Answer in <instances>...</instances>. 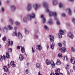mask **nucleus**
I'll use <instances>...</instances> for the list:
<instances>
[{"mask_svg": "<svg viewBox=\"0 0 75 75\" xmlns=\"http://www.w3.org/2000/svg\"><path fill=\"white\" fill-rule=\"evenodd\" d=\"M43 6H44V7L46 8V12L47 13H49V15L50 16H54V17L55 18V20L56 21L57 25H59L60 24V22H59V21H58V19L57 17V13H56L55 12H53L50 11V10H49V9L48 8V6L47 4V3H46V2L45 1L43 2Z\"/></svg>", "mask_w": 75, "mask_h": 75, "instance_id": "1", "label": "nucleus"}, {"mask_svg": "<svg viewBox=\"0 0 75 75\" xmlns=\"http://www.w3.org/2000/svg\"><path fill=\"white\" fill-rule=\"evenodd\" d=\"M35 14L33 13H32L31 15H28L27 16V17H24L23 19V21L24 23H26L27 21V18L29 19L30 18V20L32 18H35Z\"/></svg>", "mask_w": 75, "mask_h": 75, "instance_id": "2", "label": "nucleus"}, {"mask_svg": "<svg viewBox=\"0 0 75 75\" xmlns=\"http://www.w3.org/2000/svg\"><path fill=\"white\" fill-rule=\"evenodd\" d=\"M67 37L71 39H73L74 35L71 32H69L67 33Z\"/></svg>", "mask_w": 75, "mask_h": 75, "instance_id": "3", "label": "nucleus"}, {"mask_svg": "<svg viewBox=\"0 0 75 75\" xmlns=\"http://www.w3.org/2000/svg\"><path fill=\"white\" fill-rule=\"evenodd\" d=\"M60 33L58 34V37L60 38H62V35H64V32L62 30H59Z\"/></svg>", "mask_w": 75, "mask_h": 75, "instance_id": "4", "label": "nucleus"}, {"mask_svg": "<svg viewBox=\"0 0 75 75\" xmlns=\"http://www.w3.org/2000/svg\"><path fill=\"white\" fill-rule=\"evenodd\" d=\"M59 50L61 51V52H65L67 51V49L65 47H60L59 48Z\"/></svg>", "mask_w": 75, "mask_h": 75, "instance_id": "5", "label": "nucleus"}, {"mask_svg": "<svg viewBox=\"0 0 75 75\" xmlns=\"http://www.w3.org/2000/svg\"><path fill=\"white\" fill-rule=\"evenodd\" d=\"M40 6V5L39 4H36L35 5L33 6V7L34 8L35 10H37L38 9V8Z\"/></svg>", "mask_w": 75, "mask_h": 75, "instance_id": "6", "label": "nucleus"}, {"mask_svg": "<svg viewBox=\"0 0 75 75\" xmlns=\"http://www.w3.org/2000/svg\"><path fill=\"white\" fill-rule=\"evenodd\" d=\"M8 46H13V42L12 41L10 40V39H8Z\"/></svg>", "mask_w": 75, "mask_h": 75, "instance_id": "7", "label": "nucleus"}, {"mask_svg": "<svg viewBox=\"0 0 75 75\" xmlns=\"http://www.w3.org/2000/svg\"><path fill=\"white\" fill-rule=\"evenodd\" d=\"M27 10H30L31 9V5L30 4H29L27 7Z\"/></svg>", "mask_w": 75, "mask_h": 75, "instance_id": "8", "label": "nucleus"}, {"mask_svg": "<svg viewBox=\"0 0 75 75\" xmlns=\"http://www.w3.org/2000/svg\"><path fill=\"white\" fill-rule=\"evenodd\" d=\"M18 36L19 39H21L23 38V35L21 33L19 32L18 33Z\"/></svg>", "mask_w": 75, "mask_h": 75, "instance_id": "9", "label": "nucleus"}, {"mask_svg": "<svg viewBox=\"0 0 75 75\" xmlns=\"http://www.w3.org/2000/svg\"><path fill=\"white\" fill-rule=\"evenodd\" d=\"M71 64H75V59L74 57H72L71 59L70 60Z\"/></svg>", "mask_w": 75, "mask_h": 75, "instance_id": "10", "label": "nucleus"}, {"mask_svg": "<svg viewBox=\"0 0 75 75\" xmlns=\"http://www.w3.org/2000/svg\"><path fill=\"white\" fill-rule=\"evenodd\" d=\"M52 3L53 4L54 6H56V5L58 4V1H57V0H53Z\"/></svg>", "mask_w": 75, "mask_h": 75, "instance_id": "11", "label": "nucleus"}, {"mask_svg": "<svg viewBox=\"0 0 75 75\" xmlns=\"http://www.w3.org/2000/svg\"><path fill=\"white\" fill-rule=\"evenodd\" d=\"M41 17L42 18H43V23H45L46 22V19H45V18H43L44 15H41Z\"/></svg>", "mask_w": 75, "mask_h": 75, "instance_id": "12", "label": "nucleus"}, {"mask_svg": "<svg viewBox=\"0 0 75 75\" xmlns=\"http://www.w3.org/2000/svg\"><path fill=\"white\" fill-rule=\"evenodd\" d=\"M50 64L51 65L52 67V68H54L55 67V64H54V62L53 61H52L50 62Z\"/></svg>", "mask_w": 75, "mask_h": 75, "instance_id": "13", "label": "nucleus"}, {"mask_svg": "<svg viewBox=\"0 0 75 75\" xmlns=\"http://www.w3.org/2000/svg\"><path fill=\"white\" fill-rule=\"evenodd\" d=\"M3 68L5 72H7L8 71V68L7 66H4L3 67Z\"/></svg>", "mask_w": 75, "mask_h": 75, "instance_id": "14", "label": "nucleus"}, {"mask_svg": "<svg viewBox=\"0 0 75 75\" xmlns=\"http://www.w3.org/2000/svg\"><path fill=\"white\" fill-rule=\"evenodd\" d=\"M50 40L51 42H53L54 41V36L52 35H50Z\"/></svg>", "mask_w": 75, "mask_h": 75, "instance_id": "15", "label": "nucleus"}, {"mask_svg": "<svg viewBox=\"0 0 75 75\" xmlns=\"http://www.w3.org/2000/svg\"><path fill=\"white\" fill-rule=\"evenodd\" d=\"M3 58L4 60H5V58H6V56L4 55H3V57L1 55H0V61H2Z\"/></svg>", "mask_w": 75, "mask_h": 75, "instance_id": "16", "label": "nucleus"}, {"mask_svg": "<svg viewBox=\"0 0 75 75\" xmlns=\"http://www.w3.org/2000/svg\"><path fill=\"white\" fill-rule=\"evenodd\" d=\"M19 58L21 59V61H22L24 59V57L23 56V55L21 54H20L19 55Z\"/></svg>", "mask_w": 75, "mask_h": 75, "instance_id": "17", "label": "nucleus"}, {"mask_svg": "<svg viewBox=\"0 0 75 75\" xmlns=\"http://www.w3.org/2000/svg\"><path fill=\"white\" fill-rule=\"evenodd\" d=\"M6 56L8 58H10V54L8 53V52H7L6 54Z\"/></svg>", "mask_w": 75, "mask_h": 75, "instance_id": "18", "label": "nucleus"}, {"mask_svg": "<svg viewBox=\"0 0 75 75\" xmlns=\"http://www.w3.org/2000/svg\"><path fill=\"white\" fill-rule=\"evenodd\" d=\"M11 65H13L14 67H16V64H14V61H12L10 63Z\"/></svg>", "mask_w": 75, "mask_h": 75, "instance_id": "19", "label": "nucleus"}, {"mask_svg": "<svg viewBox=\"0 0 75 75\" xmlns=\"http://www.w3.org/2000/svg\"><path fill=\"white\" fill-rule=\"evenodd\" d=\"M48 23L50 24H53V22H52V21L51 19H49Z\"/></svg>", "mask_w": 75, "mask_h": 75, "instance_id": "20", "label": "nucleus"}, {"mask_svg": "<svg viewBox=\"0 0 75 75\" xmlns=\"http://www.w3.org/2000/svg\"><path fill=\"white\" fill-rule=\"evenodd\" d=\"M57 65H61V61L59 60H58L56 62Z\"/></svg>", "mask_w": 75, "mask_h": 75, "instance_id": "21", "label": "nucleus"}, {"mask_svg": "<svg viewBox=\"0 0 75 75\" xmlns=\"http://www.w3.org/2000/svg\"><path fill=\"white\" fill-rule=\"evenodd\" d=\"M9 30H13V27L10 25H8L7 26Z\"/></svg>", "mask_w": 75, "mask_h": 75, "instance_id": "22", "label": "nucleus"}, {"mask_svg": "<svg viewBox=\"0 0 75 75\" xmlns=\"http://www.w3.org/2000/svg\"><path fill=\"white\" fill-rule=\"evenodd\" d=\"M68 10L69 15L70 16V15H71V14H72V11H71V9L70 8H68Z\"/></svg>", "mask_w": 75, "mask_h": 75, "instance_id": "23", "label": "nucleus"}, {"mask_svg": "<svg viewBox=\"0 0 75 75\" xmlns=\"http://www.w3.org/2000/svg\"><path fill=\"white\" fill-rule=\"evenodd\" d=\"M11 8L12 11H14L16 10V7L14 6H11Z\"/></svg>", "mask_w": 75, "mask_h": 75, "instance_id": "24", "label": "nucleus"}, {"mask_svg": "<svg viewBox=\"0 0 75 75\" xmlns=\"http://www.w3.org/2000/svg\"><path fill=\"white\" fill-rule=\"evenodd\" d=\"M21 51L22 53H24L25 52V49L23 47H22L21 46Z\"/></svg>", "mask_w": 75, "mask_h": 75, "instance_id": "25", "label": "nucleus"}, {"mask_svg": "<svg viewBox=\"0 0 75 75\" xmlns=\"http://www.w3.org/2000/svg\"><path fill=\"white\" fill-rule=\"evenodd\" d=\"M55 71L56 72V73H57V74H60V73H59V72H60V69H58L57 70H56Z\"/></svg>", "mask_w": 75, "mask_h": 75, "instance_id": "26", "label": "nucleus"}, {"mask_svg": "<svg viewBox=\"0 0 75 75\" xmlns=\"http://www.w3.org/2000/svg\"><path fill=\"white\" fill-rule=\"evenodd\" d=\"M46 64H47V65H49L50 64V62L48 60H46Z\"/></svg>", "mask_w": 75, "mask_h": 75, "instance_id": "27", "label": "nucleus"}, {"mask_svg": "<svg viewBox=\"0 0 75 75\" xmlns=\"http://www.w3.org/2000/svg\"><path fill=\"white\" fill-rule=\"evenodd\" d=\"M38 49L39 51H41L42 48L41 46L40 45H38Z\"/></svg>", "mask_w": 75, "mask_h": 75, "instance_id": "28", "label": "nucleus"}, {"mask_svg": "<svg viewBox=\"0 0 75 75\" xmlns=\"http://www.w3.org/2000/svg\"><path fill=\"white\" fill-rule=\"evenodd\" d=\"M58 56L59 58H62V54L61 53H59L58 54Z\"/></svg>", "mask_w": 75, "mask_h": 75, "instance_id": "29", "label": "nucleus"}, {"mask_svg": "<svg viewBox=\"0 0 75 75\" xmlns=\"http://www.w3.org/2000/svg\"><path fill=\"white\" fill-rule=\"evenodd\" d=\"M36 67H37V68H40V64L39 63H37L36 64Z\"/></svg>", "mask_w": 75, "mask_h": 75, "instance_id": "30", "label": "nucleus"}, {"mask_svg": "<svg viewBox=\"0 0 75 75\" xmlns=\"http://www.w3.org/2000/svg\"><path fill=\"white\" fill-rule=\"evenodd\" d=\"M59 7L60 8H62V7H63V4L61 3H60L59 4Z\"/></svg>", "mask_w": 75, "mask_h": 75, "instance_id": "31", "label": "nucleus"}, {"mask_svg": "<svg viewBox=\"0 0 75 75\" xmlns=\"http://www.w3.org/2000/svg\"><path fill=\"white\" fill-rule=\"evenodd\" d=\"M9 21L11 23V24H13V21L11 19H9Z\"/></svg>", "mask_w": 75, "mask_h": 75, "instance_id": "32", "label": "nucleus"}, {"mask_svg": "<svg viewBox=\"0 0 75 75\" xmlns=\"http://www.w3.org/2000/svg\"><path fill=\"white\" fill-rule=\"evenodd\" d=\"M6 37L5 36L3 38H2V40L4 41H6Z\"/></svg>", "mask_w": 75, "mask_h": 75, "instance_id": "33", "label": "nucleus"}, {"mask_svg": "<svg viewBox=\"0 0 75 75\" xmlns=\"http://www.w3.org/2000/svg\"><path fill=\"white\" fill-rule=\"evenodd\" d=\"M44 28H45V30H48V26H47V25H44Z\"/></svg>", "mask_w": 75, "mask_h": 75, "instance_id": "34", "label": "nucleus"}, {"mask_svg": "<svg viewBox=\"0 0 75 75\" xmlns=\"http://www.w3.org/2000/svg\"><path fill=\"white\" fill-rule=\"evenodd\" d=\"M13 35L14 36H16L17 35V32H13Z\"/></svg>", "mask_w": 75, "mask_h": 75, "instance_id": "35", "label": "nucleus"}, {"mask_svg": "<svg viewBox=\"0 0 75 75\" xmlns=\"http://www.w3.org/2000/svg\"><path fill=\"white\" fill-rule=\"evenodd\" d=\"M66 43V42L65 41H62V44H63L64 46H65V45H66V44H65Z\"/></svg>", "mask_w": 75, "mask_h": 75, "instance_id": "36", "label": "nucleus"}, {"mask_svg": "<svg viewBox=\"0 0 75 75\" xmlns=\"http://www.w3.org/2000/svg\"><path fill=\"white\" fill-rule=\"evenodd\" d=\"M64 60H66V61H67L68 60V57L67 56H65L64 57Z\"/></svg>", "mask_w": 75, "mask_h": 75, "instance_id": "37", "label": "nucleus"}, {"mask_svg": "<svg viewBox=\"0 0 75 75\" xmlns=\"http://www.w3.org/2000/svg\"><path fill=\"white\" fill-rule=\"evenodd\" d=\"M55 75H63V74H62L61 73L58 74L57 73H55Z\"/></svg>", "mask_w": 75, "mask_h": 75, "instance_id": "38", "label": "nucleus"}, {"mask_svg": "<svg viewBox=\"0 0 75 75\" xmlns=\"http://www.w3.org/2000/svg\"><path fill=\"white\" fill-rule=\"evenodd\" d=\"M71 49L72 52H74V51H75V49L74 48V47H73L71 48Z\"/></svg>", "mask_w": 75, "mask_h": 75, "instance_id": "39", "label": "nucleus"}, {"mask_svg": "<svg viewBox=\"0 0 75 75\" xmlns=\"http://www.w3.org/2000/svg\"><path fill=\"white\" fill-rule=\"evenodd\" d=\"M15 24L16 25H19L20 24V22H18V21H16L15 22Z\"/></svg>", "mask_w": 75, "mask_h": 75, "instance_id": "40", "label": "nucleus"}, {"mask_svg": "<svg viewBox=\"0 0 75 75\" xmlns=\"http://www.w3.org/2000/svg\"><path fill=\"white\" fill-rule=\"evenodd\" d=\"M25 31L26 34H28L29 32H28V31L26 29H25Z\"/></svg>", "mask_w": 75, "mask_h": 75, "instance_id": "41", "label": "nucleus"}, {"mask_svg": "<svg viewBox=\"0 0 75 75\" xmlns=\"http://www.w3.org/2000/svg\"><path fill=\"white\" fill-rule=\"evenodd\" d=\"M38 30H35V34H38Z\"/></svg>", "mask_w": 75, "mask_h": 75, "instance_id": "42", "label": "nucleus"}, {"mask_svg": "<svg viewBox=\"0 0 75 75\" xmlns=\"http://www.w3.org/2000/svg\"><path fill=\"white\" fill-rule=\"evenodd\" d=\"M58 45H59V47H62V44L60 43H59L58 44Z\"/></svg>", "mask_w": 75, "mask_h": 75, "instance_id": "43", "label": "nucleus"}, {"mask_svg": "<svg viewBox=\"0 0 75 75\" xmlns=\"http://www.w3.org/2000/svg\"><path fill=\"white\" fill-rule=\"evenodd\" d=\"M32 51L33 52V53H35V50H34V48H33V47H32Z\"/></svg>", "mask_w": 75, "mask_h": 75, "instance_id": "44", "label": "nucleus"}, {"mask_svg": "<svg viewBox=\"0 0 75 75\" xmlns=\"http://www.w3.org/2000/svg\"><path fill=\"white\" fill-rule=\"evenodd\" d=\"M3 30L4 31V30H6V31H7V28L6 27H4L3 28Z\"/></svg>", "mask_w": 75, "mask_h": 75, "instance_id": "45", "label": "nucleus"}, {"mask_svg": "<svg viewBox=\"0 0 75 75\" xmlns=\"http://www.w3.org/2000/svg\"><path fill=\"white\" fill-rule=\"evenodd\" d=\"M1 11L2 12H4V8L3 7H2L1 8Z\"/></svg>", "mask_w": 75, "mask_h": 75, "instance_id": "46", "label": "nucleus"}, {"mask_svg": "<svg viewBox=\"0 0 75 75\" xmlns=\"http://www.w3.org/2000/svg\"><path fill=\"white\" fill-rule=\"evenodd\" d=\"M51 48L52 49H54V46L53 45H51Z\"/></svg>", "mask_w": 75, "mask_h": 75, "instance_id": "47", "label": "nucleus"}, {"mask_svg": "<svg viewBox=\"0 0 75 75\" xmlns=\"http://www.w3.org/2000/svg\"><path fill=\"white\" fill-rule=\"evenodd\" d=\"M25 72H26V74H28V70L27 69L26 70Z\"/></svg>", "mask_w": 75, "mask_h": 75, "instance_id": "48", "label": "nucleus"}, {"mask_svg": "<svg viewBox=\"0 0 75 75\" xmlns=\"http://www.w3.org/2000/svg\"><path fill=\"white\" fill-rule=\"evenodd\" d=\"M38 38V35H35V39Z\"/></svg>", "mask_w": 75, "mask_h": 75, "instance_id": "49", "label": "nucleus"}, {"mask_svg": "<svg viewBox=\"0 0 75 75\" xmlns=\"http://www.w3.org/2000/svg\"><path fill=\"white\" fill-rule=\"evenodd\" d=\"M62 17H65V14L64 13H62Z\"/></svg>", "mask_w": 75, "mask_h": 75, "instance_id": "50", "label": "nucleus"}, {"mask_svg": "<svg viewBox=\"0 0 75 75\" xmlns=\"http://www.w3.org/2000/svg\"><path fill=\"white\" fill-rule=\"evenodd\" d=\"M8 51H10L11 52H12V49L11 48H10V49H8Z\"/></svg>", "mask_w": 75, "mask_h": 75, "instance_id": "51", "label": "nucleus"}, {"mask_svg": "<svg viewBox=\"0 0 75 75\" xmlns=\"http://www.w3.org/2000/svg\"><path fill=\"white\" fill-rule=\"evenodd\" d=\"M17 48L18 50H20V46H18Z\"/></svg>", "mask_w": 75, "mask_h": 75, "instance_id": "52", "label": "nucleus"}, {"mask_svg": "<svg viewBox=\"0 0 75 75\" xmlns=\"http://www.w3.org/2000/svg\"><path fill=\"white\" fill-rule=\"evenodd\" d=\"M46 46L47 48V49H48L49 48V45H48V43H47L46 44Z\"/></svg>", "mask_w": 75, "mask_h": 75, "instance_id": "53", "label": "nucleus"}, {"mask_svg": "<svg viewBox=\"0 0 75 75\" xmlns=\"http://www.w3.org/2000/svg\"><path fill=\"white\" fill-rule=\"evenodd\" d=\"M6 2L7 3H10V1H9V0H7L6 1Z\"/></svg>", "mask_w": 75, "mask_h": 75, "instance_id": "54", "label": "nucleus"}, {"mask_svg": "<svg viewBox=\"0 0 75 75\" xmlns=\"http://www.w3.org/2000/svg\"><path fill=\"white\" fill-rule=\"evenodd\" d=\"M26 65H27V66H28V65H29V63L27 62V63Z\"/></svg>", "mask_w": 75, "mask_h": 75, "instance_id": "55", "label": "nucleus"}, {"mask_svg": "<svg viewBox=\"0 0 75 75\" xmlns=\"http://www.w3.org/2000/svg\"><path fill=\"white\" fill-rule=\"evenodd\" d=\"M50 75H55V74L54 73H51Z\"/></svg>", "mask_w": 75, "mask_h": 75, "instance_id": "56", "label": "nucleus"}, {"mask_svg": "<svg viewBox=\"0 0 75 75\" xmlns=\"http://www.w3.org/2000/svg\"><path fill=\"white\" fill-rule=\"evenodd\" d=\"M66 25H67L68 26H69V24H68V23H67L66 24Z\"/></svg>", "mask_w": 75, "mask_h": 75, "instance_id": "57", "label": "nucleus"}, {"mask_svg": "<svg viewBox=\"0 0 75 75\" xmlns=\"http://www.w3.org/2000/svg\"><path fill=\"white\" fill-rule=\"evenodd\" d=\"M38 75H42V74H40V72H39L38 73Z\"/></svg>", "mask_w": 75, "mask_h": 75, "instance_id": "58", "label": "nucleus"}, {"mask_svg": "<svg viewBox=\"0 0 75 75\" xmlns=\"http://www.w3.org/2000/svg\"><path fill=\"white\" fill-rule=\"evenodd\" d=\"M17 28V27H15V30H16Z\"/></svg>", "mask_w": 75, "mask_h": 75, "instance_id": "59", "label": "nucleus"}, {"mask_svg": "<svg viewBox=\"0 0 75 75\" xmlns=\"http://www.w3.org/2000/svg\"><path fill=\"white\" fill-rule=\"evenodd\" d=\"M69 1H73L74 0H68Z\"/></svg>", "mask_w": 75, "mask_h": 75, "instance_id": "60", "label": "nucleus"}, {"mask_svg": "<svg viewBox=\"0 0 75 75\" xmlns=\"http://www.w3.org/2000/svg\"><path fill=\"white\" fill-rule=\"evenodd\" d=\"M68 67H69V65H67V67H66V68H68Z\"/></svg>", "mask_w": 75, "mask_h": 75, "instance_id": "61", "label": "nucleus"}, {"mask_svg": "<svg viewBox=\"0 0 75 75\" xmlns=\"http://www.w3.org/2000/svg\"><path fill=\"white\" fill-rule=\"evenodd\" d=\"M8 67H10V64H8Z\"/></svg>", "mask_w": 75, "mask_h": 75, "instance_id": "62", "label": "nucleus"}, {"mask_svg": "<svg viewBox=\"0 0 75 75\" xmlns=\"http://www.w3.org/2000/svg\"><path fill=\"white\" fill-rule=\"evenodd\" d=\"M4 75H7V74H6V73H5L4 74Z\"/></svg>", "mask_w": 75, "mask_h": 75, "instance_id": "63", "label": "nucleus"}, {"mask_svg": "<svg viewBox=\"0 0 75 75\" xmlns=\"http://www.w3.org/2000/svg\"><path fill=\"white\" fill-rule=\"evenodd\" d=\"M73 69H74L75 70V66L73 67Z\"/></svg>", "mask_w": 75, "mask_h": 75, "instance_id": "64", "label": "nucleus"}]
</instances>
